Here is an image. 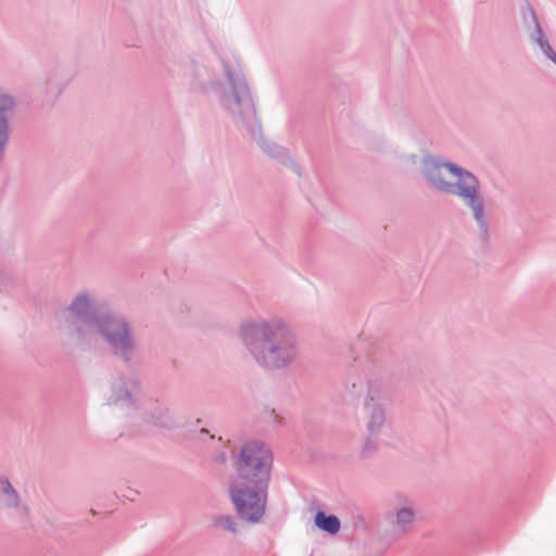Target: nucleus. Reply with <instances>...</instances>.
<instances>
[{
  "mask_svg": "<svg viewBox=\"0 0 556 556\" xmlns=\"http://www.w3.org/2000/svg\"><path fill=\"white\" fill-rule=\"evenodd\" d=\"M388 397L389 389L386 381L377 375H370L366 379V396L364 405L381 404Z\"/></svg>",
  "mask_w": 556,
  "mask_h": 556,
  "instance_id": "11",
  "label": "nucleus"
},
{
  "mask_svg": "<svg viewBox=\"0 0 556 556\" xmlns=\"http://www.w3.org/2000/svg\"><path fill=\"white\" fill-rule=\"evenodd\" d=\"M200 434H208V430H207V429H205V428H202V429L200 430Z\"/></svg>",
  "mask_w": 556,
  "mask_h": 556,
  "instance_id": "24",
  "label": "nucleus"
},
{
  "mask_svg": "<svg viewBox=\"0 0 556 556\" xmlns=\"http://www.w3.org/2000/svg\"><path fill=\"white\" fill-rule=\"evenodd\" d=\"M239 337L253 359L265 369H285L299 354L294 334L278 318L247 320L240 325Z\"/></svg>",
  "mask_w": 556,
  "mask_h": 556,
  "instance_id": "4",
  "label": "nucleus"
},
{
  "mask_svg": "<svg viewBox=\"0 0 556 556\" xmlns=\"http://www.w3.org/2000/svg\"><path fill=\"white\" fill-rule=\"evenodd\" d=\"M225 80L217 81L215 92L220 106L248 131L254 134L261 129L250 88L240 65L223 60Z\"/></svg>",
  "mask_w": 556,
  "mask_h": 556,
  "instance_id": "5",
  "label": "nucleus"
},
{
  "mask_svg": "<svg viewBox=\"0 0 556 556\" xmlns=\"http://www.w3.org/2000/svg\"><path fill=\"white\" fill-rule=\"evenodd\" d=\"M366 389V380L355 378L346 383L345 391L352 399H358Z\"/></svg>",
  "mask_w": 556,
  "mask_h": 556,
  "instance_id": "20",
  "label": "nucleus"
},
{
  "mask_svg": "<svg viewBox=\"0 0 556 556\" xmlns=\"http://www.w3.org/2000/svg\"><path fill=\"white\" fill-rule=\"evenodd\" d=\"M315 525L323 531L329 534H336L340 530V520L333 515L327 516L324 511L319 510L315 515Z\"/></svg>",
  "mask_w": 556,
  "mask_h": 556,
  "instance_id": "16",
  "label": "nucleus"
},
{
  "mask_svg": "<svg viewBox=\"0 0 556 556\" xmlns=\"http://www.w3.org/2000/svg\"><path fill=\"white\" fill-rule=\"evenodd\" d=\"M189 75L193 89L206 91L212 88L215 90L217 81L211 79V73L204 65L193 63Z\"/></svg>",
  "mask_w": 556,
  "mask_h": 556,
  "instance_id": "14",
  "label": "nucleus"
},
{
  "mask_svg": "<svg viewBox=\"0 0 556 556\" xmlns=\"http://www.w3.org/2000/svg\"><path fill=\"white\" fill-rule=\"evenodd\" d=\"M144 418L149 424L154 426L172 429L177 426L173 413L167 408L160 405L152 407L144 414Z\"/></svg>",
  "mask_w": 556,
  "mask_h": 556,
  "instance_id": "13",
  "label": "nucleus"
},
{
  "mask_svg": "<svg viewBox=\"0 0 556 556\" xmlns=\"http://www.w3.org/2000/svg\"><path fill=\"white\" fill-rule=\"evenodd\" d=\"M16 100L14 97L0 93V161L4 156L10 140V119L14 116Z\"/></svg>",
  "mask_w": 556,
  "mask_h": 556,
  "instance_id": "8",
  "label": "nucleus"
},
{
  "mask_svg": "<svg viewBox=\"0 0 556 556\" xmlns=\"http://www.w3.org/2000/svg\"><path fill=\"white\" fill-rule=\"evenodd\" d=\"M527 14L530 16L532 28L529 29V38L535 43L543 52V54L549 59L552 62L556 59V52L549 45L540 23L534 10L527 5L522 10V18L527 21Z\"/></svg>",
  "mask_w": 556,
  "mask_h": 556,
  "instance_id": "9",
  "label": "nucleus"
},
{
  "mask_svg": "<svg viewBox=\"0 0 556 556\" xmlns=\"http://www.w3.org/2000/svg\"><path fill=\"white\" fill-rule=\"evenodd\" d=\"M421 174L429 187L462 201L477 225L480 240L488 242L491 212L479 178L467 168L433 154L424 156Z\"/></svg>",
  "mask_w": 556,
  "mask_h": 556,
  "instance_id": "2",
  "label": "nucleus"
},
{
  "mask_svg": "<svg viewBox=\"0 0 556 556\" xmlns=\"http://www.w3.org/2000/svg\"><path fill=\"white\" fill-rule=\"evenodd\" d=\"M262 149L267 155L277 159L281 162L289 160L288 150L279 144H276L274 142H264L262 144Z\"/></svg>",
  "mask_w": 556,
  "mask_h": 556,
  "instance_id": "19",
  "label": "nucleus"
},
{
  "mask_svg": "<svg viewBox=\"0 0 556 556\" xmlns=\"http://www.w3.org/2000/svg\"><path fill=\"white\" fill-rule=\"evenodd\" d=\"M257 422L265 431L275 430L279 427L280 420L274 408L264 407L257 417Z\"/></svg>",
  "mask_w": 556,
  "mask_h": 556,
  "instance_id": "17",
  "label": "nucleus"
},
{
  "mask_svg": "<svg viewBox=\"0 0 556 556\" xmlns=\"http://www.w3.org/2000/svg\"><path fill=\"white\" fill-rule=\"evenodd\" d=\"M271 464V451L265 443L252 441L241 448L229 494L239 517L248 522H257L265 514Z\"/></svg>",
  "mask_w": 556,
  "mask_h": 556,
  "instance_id": "3",
  "label": "nucleus"
},
{
  "mask_svg": "<svg viewBox=\"0 0 556 556\" xmlns=\"http://www.w3.org/2000/svg\"><path fill=\"white\" fill-rule=\"evenodd\" d=\"M0 501L7 508H20L21 497L7 477H0Z\"/></svg>",
  "mask_w": 556,
  "mask_h": 556,
  "instance_id": "15",
  "label": "nucleus"
},
{
  "mask_svg": "<svg viewBox=\"0 0 556 556\" xmlns=\"http://www.w3.org/2000/svg\"><path fill=\"white\" fill-rule=\"evenodd\" d=\"M60 330L81 350L96 348L101 340L111 354L131 367L139 354V341L131 321L114 312H98L97 296L87 290L75 294L59 313Z\"/></svg>",
  "mask_w": 556,
  "mask_h": 556,
  "instance_id": "1",
  "label": "nucleus"
},
{
  "mask_svg": "<svg viewBox=\"0 0 556 556\" xmlns=\"http://www.w3.org/2000/svg\"><path fill=\"white\" fill-rule=\"evenodd\" d=\"M104 397L108 405L118 406L128 413L138 410L141 407L140 381L135 377L113 376Z\"/></svg>",
  "mask_w": 556,
  "mask_h": 556,
  "instance_id": "7",
  "label": "nucleus"
},
{
  "mask_svg": "<svg viewBox=\"0 0 556 556\" xmlns=\"http://www.w3.org/2000/svg\"><path fill=\"white\" fill-rule=\"evenodd\" d=\"M214 528L227 530L233 534L238 532V523L232 516L229 515H216L212 519Z\"/></svg>",
  "mask_w": 556,
  "mask_h": 556,
  "instance_id": "18",
  "label": "nucleus"
},
{
  "mask_svg": "<svg viewBox=\"0 0 556 556\" xmlns=\"http://www.w3.org/2000/svg\"><path fill=\"white\" fill-rule=\"evenodd\" d=\"M376 438L377 435H371L368 433V438L366 439L361 452L363 457H367L377 450Z\"/></svg>",
  "mask_w": 556,
  "mask_h": 556,
  "instance_id": "21",
  "label": "nucleus"
},
{
  "mask_svg": "<svg viewBox=\"0 0 556 556\" xmlns=\"http://www.w3.org/2000/svg\"><path fill=\"white\" fill-rule=\"evenodd\" d=\"M553 62H554V63H555V65H556V59H555Z\"/></svg>",
  "mask_w": 556,
  "mask_h": 556,
  "instance_id": "26",
  "label": "nucleus"
},
{
  "mask_svg": "<svg viewBox=\"0 0 556 556\" xmlns=\"http://www.w3.org/2000/svg\"><path fill=\"white\" fill-rule=\"evenodd\" d=\"M525 24L528 26V29H531L532 28V25H531V20H530V16L527 14V21H525Z\"/></svg>",
  "mask_w": 556,
  "mask_h": 556,
  "instance_id": "23",
  "label": "nucleus"
},
{
  "mask_svg": "<svg viewBox=\"0 0 556 556\" xmlns=\"http://www.w3.org/2000/svg\"><path fill=\"white\" fill-rule=\"evenodd\" d=\"M67 84V78L61 68L54 67L45 72L40 78L39 88L41 92L50 98L58 97Z\"/></svg>",
  "mask_w": 556,
  "mask_h": 556,
  "instance_id": "10",
  "label": "nucleus"
},
{
  "mask_svg": "<svg viewBox=\"0 0 556 556\" xmlns=\"http://www.w3.org/2000/svg\"><path fill=\"white\" fill-rule=\"evenodd\" d=\"M220 459H222V462L224 463V462H225V456H224V455H223V456H220Z\"/></svg>",
  "mask_w": 556,
  "mask_h": 556,
  "instance_id": "25",
  "label": "nucleus"
},
{
  "mask_svg": "<svg viewBox=\"0 0 556 556\" xmlns=\"http://www.w3.org/2000/svg\"><path fill=\"white\" fill-rule=\"evenodd\" d=\"M366 410V429L369 434L378 435L386 424V409L381 404L364 405Z\"/></svg>",
  "mask_w": 556,
  "mask_h": 556,
  "instance_id": "12",
  "label": "nucleus"
},
{
  "mask_svg": "<svg viewBox=\"0 0 556 556\" xmlns=\"http://www.w3.org/2000/svg\"><path fill=\"white\" fill-rule=\"evenodd\" d=\"M383 520L390 527V531L386 533V536L392 541L409 533L416 521L414 502L406 495H395L390 504V508L384 513Z\"/></svg>",
  "mask_w": 556,
  "mask_h": 556,
  "instance_id": "6",
  "label": "nucleus"
},
{
  "mask_svg": "<svg viewBox=\"0 0 556 556\" xmlns=\"http://www.w3.org/2000/svg\"><path fill=\"white\" fill-rule=\"evenodd\" d=\"M7 287V276L0 270V290Z\"/></svg>",
  "mask_w": 556,
  "mask_h": 556,
  "instance_id": "22",
  "label": "nucleus"
}]
</instances>
